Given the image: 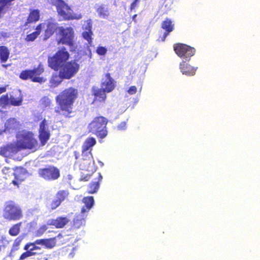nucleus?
<instances>
[{
  "mask_svg": "<svg viewBox=\"0 0 260 260\" xmlns=\"http://www.w3.org/2000/svg\"><path fill=\"white\" fill-rule=\"evenodd\" d=\"M78 95V90L73 87L67 88L56 97L57 102L60 106L63 114L67 116L72 110L74 101Z\"/></svg>",
  "mask_w": 260,
  "mask_h": 260,
  "instance_id": "nucleus-1",
  "label": "nucleus"
},
{
  "mask_svg": "<svg viewBox=\"0 0 260 260\" xmlns=\"http://www.w3.org/2000/svg\"><path fill=\"white\" fill-rule=\"evenodd\" d=\"M16 144L19 151L24 149L36 150L38 147V142L34 137V135L27 131L19 133L17 135Z\"/></svg>",
  "mask_w": 260,
  "mask_h": 260,
  "instance_id": "nucleus-2",
  "label": "nucleus"
},
{
  "mask_svg": "<svg viewBox=\"0 0 260 260\" xmlns=\"http://www.w3.org/2000/svg\"><path fill=\"white\" fill-rule=\"evenodd\" d=\"M50 2L56 6L59 15L64 19H79L81 18L80 14H74L70 7L62 0H49Z\"/></svg>",
  "mask_w": 260,
  "mask_h": 260,
  "instance_id": "nucleus-3",
  "label": "nucleus"
},
{
  "mask_svg": "<svg viewBox=\"0 0 260 260\" xmlns=\"http://www.w3.org/2000/svg\"><path fill=\"white\" fill-rule=\"evenodd\" d=\"M3 217L9 221H16L20 219L23 216L21 208L12 201H9L5 204Z\"/></svg>",
  "mask_w": 260,
  "mask_h": 260,
  "instance_id": "nucleus-4",
  "label": "nucleus"
},
{
  "mask_svg": "<svg viewBox=\"0 0 260 260\" xmlns=\"http://www.w3.org/2000/svg\"><path fill=\"white\" fill-rule=\"evenodd\" d=\"M69 56V52L64 48L59 50L53 57L48 58L49 67L54 70H58L60 66L68 62Z\"/></svg>",
  "mask_w": 260,
  "mask_h": 260,
  "instance_id": "nucleus-5",
  "label": "nucleus"
},
{
  "mask_svg": "<svg viewBox=\"0 0 260 260\" xmlns=\"http://www.w3.org/2000/svg\"><path fill=\"white\" fill-rule=\"evenodd\" d=\"M174 50L176 54L183 60L189 61L190 58L196 53V49L183 43H176L174 45Z\"/></svg>",
  "mask_w": 260,
  "mask_h": 260,
  "instance_id": "nucleus-6",
  "label": "nucleus"
},
{
  "mask_svg": "<svg viewBox=\"0 0 260 260\" xmlns=\"http://www.w3.org/2000/svg\"><path fill=\"white\" fill-rule=\"evenodd\" d=\"M44 72V69L41 67H39L34 70H25L22 71L20 74V78L23 80L30 79L34 82L40 83L45 82L46 79L40 77V75Z\"/></svg>",
  "mask_w": 260,
  "mask_h": 260,
  "instance_id": "nucleus-7",
  "label": "nucleus"
},
{
  "mask_svg": "<svg viewBox=\"0 0 260 260\" xmlns=\"http://www.w3.org/2000/svg\"><path fill=\"white\" fill-rule=\"evenodd\" d=\"M39 28L42 32H44V40H46L51 36L55 30L58 32V23L54 19H50L40 23Z\"/></svg>",
  "mask_w": 260,
  "mask_h": 260,
  "instance_id": "nucleus-8",
  "label": "nucleus"
},
{
  "mask_svg": "<svg viewBox=\"0 0 260 260\" xmlns=\"http://www.w3.org/2000/svg\"><path fill=\"white\" fill-rule=\"evenodd\" d=\"M58 70L60 76L63 78L70 79L77 73L79 66L75 61H71L60 66Z\"/></svg>",
  "mask_w": 260,
  "mask_h": 260,
  "instance_id": "nucleus-9",
  "label": "nucleus"
},
{
  "mask_svg": "<svg viewBox=\"0 0 260 260\" xmlns=\"http://www.w3.org/2000/svg\"><path fill=\"white\" fill-rule=\"evenodd\" d=\"M58 34L61 36L58 43L72 46L74 45V32L71 27L66 28L63 27L58 28Z\"/></svg>",
  "mask_w": 260,
  "mask_h": 260,
  "instance_id": "nucleus-10",
  "label": "nucleus"
},
{
  "mask_svg": "<svg viewBox=\"0 0 260 260\" xmlns=\"http://www.w3.org/2000/svg\"><path fill=\"white\" fill-rule=\"evenodd\" d=\"M39 174L41 177L48 180L56 179L59 176V170L53 167L40 169Z\"/></svg>",
  "mask_w": 260,
  "mask_h": 260,
  "instance_id": "nucleus-11",
  "label": "nucleus"
},
{
  "mask_svg": "<svg viewBox=\"0 0 260 260\" xmlns=\"http://www.w3.org/2000/svg\"><path fill=\"white\" fill-rule=\"evenodd\" d=\"M39 137L42 145H44L50 137L48 121L44 119L40 125Z\"/></svg>",
  "mask_w": 260,
  "mask_h": 260,
  "instance_id": "nucleus-12",
  "label": "nucleus"
},
{
  "mask_svg": "<svg viewBox=\"0 0 260 260\" xmlns=\"http://www.w3.org/2000/svg\"><path fill=\"white\" fill-rule=\"evenodd\" d=\"M105 80L101 83L102 89L107 91V93L111 92L115 87V81L111 77L110 73L105 74Z\"/></svg>",
  "mask_w": 260,
  "mask_h": 260,
  "instance_id": "nucleus-13",
  "label": "nucleus"
},
{
  "mask_svg": "<svg viewBox=\"0 0 260 260\" xmlns=\"http://www.w3.org/2000/svg\"><path fill=\"white\" fill-rule=\"evenodd\" d=\"M161 28L165 30L164 35L161 37V40L165 41L167 37L174 30V24L170 18H166L162 21Z\"/></svg>",
  "mask_w": 260,
  "mask_h": 260,
  "instance_id": "nucleus-14",
  "label": "nucleus"
},
{
  "mask_svg": "<svg viewBox=\"0 0 260 260\" xmlns=\"http://www.w3.org/2000/svg\"><path fill=\"white\" fill-rule=\"evenodd\" d=\"M187 61L183 60L179 64L181 72L186 76H191L195 75L197 68L191 66Z\"/></svg>",
  "mask_w": 260,
  "mask_h": 260,
  "instance_id": "nucleus-15",
  "label": "nucleus"
},
{
  "mask_svg": "<svg viewBox=\"0 0 260 260\" xmlns=\"http://www.w3.org/2000/svg\"><path fill=\"white\" fill-rule=\"evenodd\" d=\"M15 179L12 181V183L17 186L21 183L26 177V171L22 168H18L14 173Z\"/></svg>",
  "mask_w": 260,
  "mask_h": 260,
  "instance_id": "nucleus-16",
  "label": "nucleus"
},
{
  "mask_svg": "<svg viewBox=\"0 0 260 260\" xmlns=\"http://www.w3.org/2000/svg\"><path fill=\"white\" fill-rule=\"evenodd\" d=\"M18 151H19V149L17 144H10L1 148L0 155L5 157H8Z\"/></svg>",
  "mask_w": 260,
  "mask_h": 260,
  "instance_id": "nucleus-17",
  "label": "nucleus"
},
{
  "mask_svg": "<svg viewBox=\"0 0 260 260\" xmlns=\"http://www.w3.org/2000/svg\"><path fill=\"white\" fill-rule=\"evenodd\" d=\"M108 122V120L103 117L99 116V137L103 139L107 135V130L106 125Z\"/></svg>",
  "mask_w": 260,
  "mask_h": 260,
  "instance_id": "nucleus-18",
  "label": "nucleus"
},
{
  "mask_svg": "<svg viewBox=\"0 0 260 260\" xmlns=\"http://www.w3.org/2000/svg\"><path fill=\"white\" fill-rule=\"evenodd\" d=\"M10 105L14 106H20L23 101V95L20 90L15 91L13 94L9 95Z\"/></svg>",
  "mask_w": 260,
  "mask_h": 260,
  "instance_id": "nucleus-19",
  "label": "nucleus"
},
{
  "mask_svg": "<svg viewBox=\"0 0 260 260\" xmlns=\"http://www.w3.org/2000/svg\"><path fill=\"white\" fill-rule=\"evenodd\" d=\"M70 220L66 217H59L56 219H50L47 221L48 225H52L56 228H62L64 227Z\"/></svg>",
  "mask_w": 260,
  "mask_h": 260,
  "instance_id": "nucleus-20",
  "label": "nucleus"
},
{
  "mask_svg": "<svg viewBox=\"0 0 260 260\" xmlns=\"http://www.w3.org/2000/svg\"><path fill=\"white\" fill-rule=\"evenodd\" d=\"M96 144V140L93 138H90L84 142L82 146L83 155L90 154L91 148Z\"/></svg>",
  "mask_w": 260,
  "mask_h": 260,
  "instance_id": "nucleus-21",
  "label": "nucleus"
},
{
  "mask_svg": "<svg viewBox=\"0 0 260 260\" xmlns=\"http://www.w3.org/2000/svg\"><path fill=\"white\" fill-rule=\"evenodd\" d=\"M56 239L55 238L50 239H39L36 240V243L44 246L45 248L51 249L56 245Z\"/></svg>",
  "mask_w": 260,
  "mask_h": 260,
  "instance_id": "nucleus-22",
  "label": "nucleus"
},
{
  "mask_svg": "<svg viewBox=\"0 0 260 260\" xmlns=\"http://www.w3.org/2000/svg\"><path fill=\"white\" fill-rule=\"evenodd\" d=\"M82 201L84 206L86 207V209L83 206L81 210V213H84L92 207L94 203V200L92 197H85L83 199Z\"/></svg>",
  "mask_w": 260,
  "mask_h": 260,
  "instance_id": "nucleus-23",
  "label": "nucleus"
},
{
  "mask_svg": "<svg viewBox=\"0 0 260 260\" xmlns=\"http://www.w3.org/2000/svg\"><path fill=\"white\" fill-rule=\"evenodd\" d=\"M18 123L14 118H10L5 123L4 132H10L11 130L15 129L18 127Z\"/></svg>",
  "mask_w": 260,
  "mask_h": 260,
  "instance_id": "nucleus-24",
  "label": "nucleus"
},
{
  "mask_svg": "<svg viewBox=\"0 0 260 260\" xmlns=\"http://www.w3.org/2000/svg\"><path fill=\"white\" fill-rule=\"evenodd\" d=\"M40 18V12L38 10H31L28 19L27 20V23L36 22L39 20Z\"/></svg>",
  "mask_w": 260,
  "mask_h": 260,
  "instance_id": "nucleus-25",
  "label": "nucleus"
},
{
  "mask_svg": "<svg viewBox=\"0 0 260 260\" xmlns=\"http://www.w3.org/2000/svg\"><path fill=\"white\" fill-rule=\"evenodd\" d=\"M62 78H63L60 76V73H59V75L57 73L53 74L50 80V86L51 87H56L58 86L62 81Z\"/></svg>",
  "mask_w": 260,
  "mask_h": 260,
  "instance_id": "nucleus-26",
  "label": "nucleus"
},
{
  "mask_svg": "<svg viewBox=\"0 0 260 260\" xmlns=\"http://www.w3.org/2000/svg\"><path fill=\"white\" fill-rule=\"evenodd\" d=\"M10 54V51L6 46H0V59L3 62L7 61Z\"/></svg>",
  "mask_w": 260,
  "mask_h": 260,
  "instance_id": "nucleus-27",
  "label": "nucleus"
},
{
  "mask_svg": "<svg viewBox=\"0 0 260 260\" xmlns=\"http://www.w3.org/2000/svg\"><path fill=\"white\" fill-rule=\"evenodd\" d=\"M41 32L40 28H39V25H38L36 27L35 31L27 35L25 40L28 42L34 41Z\"/></svg>",
  "mask_w": 260,
  "mask_h": 260,
  "instance_id": "nucleus-28",
  "label": "nucleus"
},
{
  "mask_svg": "<svg viewBox=\"0 0 260 260\" xmlns=\"http://www.w3.org/2000/svg\"><path fill=\"white\" fill-rule=\"evenodd\" d=\"M99 13L101 17L103 18H107L109 15V9L108 7L106 5H101L99 8Z\"/></svg>",
  "mask_w": 260,
  "mask_h": 260,
  "instance_id": "nucleus-29",
  "label": "nucleus"
},
{
  "mask_svg": "<svg viewBox=\"0 0 260 260\" xmlns=\"http://www.w3.org/2000/svg\"><path fill=\"white\" fill-rule=\"evenodd\" d=\"M84 26H86V30L83 32V37L86 39L87 41L89 42V40L91 39V26L90 25V23L88 22H86Z\"/></svg>",
  "mask_w": 260,
  "mask_h": 260,
  "instance_id": "nucleus-30",
  "label": "nucleus"
},
{
  "mask_svg": "<svg viewBox=\"0 0 260 260\" xmlns=\"http://www.w3.org/2000/svg\"><path fill=\"white\" fill-rule=\"evenodd\" d=\"M9 105H10V101L9 95L7 93L2 96L0 98V106L5 108Z\"/></svg>",
  "mask_w": 260,
  "mask_h": 260,
  "instance_id": "nucleus-31",
  "label": "nucleus"
},
{
  "mask_svg": "<svg viewBox=\"0 0 260 260\" xmlns=\"http://www.w3.org/2000/svg\"><path fill=\"white\" fill-rule=\"evenodd\" d=\"M40 245L38 243H36V240L33 243H29L27 244L24 247V250H29L30 251L33 252L34 250H40L41 247L38 246Z\"/></svg>",
  "mask_w": 260,
  "mask_h": 260,
  "instance_id": "nucleus-32",
  "label": "nucleus"
},
{
  "mask_svg": "<svg viewBox=\"0 0 260 260\" xmlns=\"http://www.w3.org/2000/svg\"><path fill=\"white\" fill-rule=\"evenodd\" d=\"M21 223L20 222L19 223L15 224L9 230V234L12 236H16L20 232V228L21 226Z\"/></svg>",
  "mask_w": 260,
  "mask_h": 260,
  "instance_id": "nucleus-33",
  "label": "nucleus"
},
{
  "mask_svg": "<svg viewBox=\"0 0 260 260\" xmlns=\"http://www.w3.org/2000/svg\"><path fill=\"white\" fill-rule=\"evenodd\" d=\"M68 193L64 190H61L58 192L56 194V199L59 200V201L61 202L63 201L65 198L68 196Z\"/></svg>",
  "mask_w": 260,
  "mask_h": 260,
  "instance_id": "nucleus-34",
  "label": "nucleus"
},
{
  "mask_svg": "<svg viewBox=\"0 0 260 260\" xmlns=\"http://www.w3.org/2000/svg\"><path fill=\"white\" fill-rule=\"evenodd\" d=\"M27 251L24 252L21 254V255L20 257L19 260H23L25 258L33 256L36 254V253L35 252L30 251L29 250H26Z\"/></svg>",
  "mask_w": 260,
  "mask_h": 260,
  "instance_id": "nucleus-35",
  "label": "nucleus"
},
{
  "mask_svg": "<svg viewBox=\"0 0 260 260\" xmlns=\"http://www.w3.org/2000/svg\"><path fill=\"white\" fill-rule=\"evenodd\" d=\"M107 91L103 89L99 88V102H104L106 98Z\"/></svg>",
  "mask_w": 260,
  "mask_h": 260,
  "instance_id": "nucleus-36",
  "label": "nucleus"
},
{
  "mask_svg": "<svg viewBox=\"0 0 260 260\" xmlns=\"http://www.w3.org/2000/svg\"><path fill=\"white\" fill-rule=\"evenodd\" d=\"M47 230V226L46 225H42L36 231V236L38 237L42 236Z\"/></svg>",
  "mask_w": 260,
  "mask_h": 260,
  "instance_id": "nucleus-37",
  "label": "nucleus"
},
{
  "mask_svg": "<svg viewBox=\"0 0 260 260\" xmlns=\"http://www.w3.org/2000/svg\"><path fill=\"white\" fill-rule=\"evenodd\" d=\"M3 172L5 175H8L9 176L10 174L11 175H14V171L13 168H9L8 167H4L3 169Z\"/></svg>",
  "mask_w": 260,
  "mask_h": 260,
  "instance_id": "nucleus-38",
  "label": "nucleus"
},
{
  "mask_svg": "<svg viewBox=\"0 0 260 260\" xmlns=\"http://www.w3.org/2000/svg\"><path fill=\"white\" fill-rule=\"evenodd\" d=\"M60 203H61V202L59 201V200L57 199L56 198L55 200H54L52 202L51 205H50L51 208L52 209H55L60 205Z\"/></svg>",
  "mask_w": 260,
  "mask_h": 260,
  "instance_id": "nucleus-39",
  "label": "nucleus"
},
{
  "mask_svg": "<svg viewBox=\"0 0 260 260\" xmlns=\"http://www.w3.org/2000/svg\"><path fill=\"white\" fill-rule=\"evenodd\" d=\"M22 238L21 237L17 238L14 241L13 247L15 250H17L19 245L22 241Z\"/></svg>",
  "mask_w": 260,
  "mask_h": 260,
  "instance_id": "nucleus-40",
  "label": "nucleus"
},
{
  "mask_svg": "<svg viewBox=\"0 0 260 260\" xmlns=\"http://www.w3.org/2000/svg\"><path fill=\"white\" fill-rule=\"evenodd\" d=\"M139 2V0H134L133 2V3L131 4L129 8L131 11L138 7Z\"/></svg>",
  "mask_w": 260,
  "mask_h": 260,
  "instance_id": "nucleus-41",
  "label": "nucleus"
},
{
  "mask_svg": "<svg viewBox=\"0 0 260 260\" xmlns=\"http://www.w3.org/2000/svg\"><path fill=\"white\" fill-rule=\"evenodd\" d=\"M137 91V88L135 86H131L129 87L128 89L127 90V92L130 95L135 94L136 93Z\"/></svg>",
  "mask_w": 260,
  "mask_h": 260,
  "instance_id": "nucleus-42",
  "label": "nucleus"
},
{
  "mask_svg": "<svg viewBox=\"0 0 260 260\" xmlns=\"http://www.w3.org/2000/svg\"><path fill=\"white\" fill-rule=\"evenodd\" d=\"M90 190H89V192L93 193L96 192V189H98V183L94 182L90 185Z\"/></svg>",
  "mask_w": 260,
  "mask_h": 260,
  "instance_id": "nucleus-43",
  "label": "nucleus"
},
{
  "mask_svg": "<svg viewBox=\"0 0 260 260\" xmlns=\"http://www.w3.org/2000/svg\"><path fill=\"white\" fill-rule=\"evenodd\" d=\"M107 52V49L104 47H99V55H104Z\"/></svg>",
  "mask_w": 260,
  "mask_h": 260,
  "instance_id": "nucleus-44",
  "label": "nucleus"
},
{
  "mask_svg": "<svg viewBox=\"0 0 260 260\" xmlns=\"http://www.w3.org/2000/svg\"><path fill=\"white\" fill-rule=\"evenodd\" d=\"M126 127V123L125 121L121 122L117 126V128L119 130L125 129Z\"/></svg>",
  "mask_w": 260,
  "mask_h": 260,
  "instance_id": "nucleus-45",
  "label": "nucleus"
},
{
  "mask_svg": "<svg viewBox=\"0 0 260 260\" xmlns=\"http://www.w3.org/2000/svg\"><path fill=\"white\" fill-rule=\"evenodd\" d=\"M6 91V87H0V94L5 92Z\"/></svg>",
  "mask_w": 260,
  "mask_h": 260,
  "instance_id": "nucleus-46",
  "label": "nucleus"
},
{
  "mask_svg": "<svg viewBox=\"0 0 260 260\" xmlns=\"http://www.w3.org/2000/svg\"><path fill=\"white\" fill-rule=\"evenodd\" d=\"M93 94L96 98L98 95V90L95 89V87L93 88Z\"/></svg>",
  "mask_w": 260,
  "mask_h": 260,
  "instance_id": "nucleus-47",
  "label": "nucleus"
},
{
  "mask_svg": "<svg viewBox=\"0 0 260 260\" xmlns=\"http://www.w3.org/2000/svg\"><path fill=\"white\" fill-rule=\"evenodd\" d=\"M137 16V14H135L134 15H133V20L135 21V19H136Z\"/></svg>",
  "mask_w": 260,
  "mask_h": 260,
  "instance_id": "nucleus-48",
  "label": "nucleus"
},
{
  "mask_svg": "<svg viewBox=\"0 0 260 260\" xmlns=\"http://www.w3.org/2000/svg\"><path fill=\"white\" fill-rule=\"evenodd\" d=\"M102 179V176L100 174H99V181Z\"/></svg>",
  "mask_w": 260,
  "mask_h": 260,
  "instance_id": "nucleus-49",
  "label": "nucleus"
},
{
  "mask_svg": "<svg viewBox=\"0 0 260 260\" xmlns=\"http://www.w3.org/2000/svg\"><path fill=\"white\" fill-rule=\"evenodd\" d=\"M99 164H100L101 166H104V164L102 162L100 161H99Z\"/></svg>",
  "mask_w": 260,
  "mask_h": 260,
  "instance_id": "nucleus-50",
  "label": "nucleus"
},
{
  "mask_svg": "<svg viewBox=\"0 0 260 260\" xmlns=\"http://www.w3.org/2000/svg\"><path fill=\"white\" fill-rule=\"evenodd\" d=\"M89 155H90V154H87V155H83V154H82V156H86V157H85V159H86V158H87V157H88Z\"/></svg>",
  "mask_w": 260,
  "mask_h": 260,
  "instance_id": "nucleus-51",
  "label": "nucleus"
},
{
  "mask_svg": "<svg viewBox=\"0 0 260 260\" xmlns=\"http://www.w3.org/2000/svg\"><path fill=\"white\" fill-rule=\"evenodd\" d=\"M89 155H90V154H87V155H83V154H82V156H86V157H85V159H86V158H87V157H88Z\"/></svg>",
  "mask_w": 260,
  "mask_h": 260,
  "instance_id": "nucleus-52",
  "label": "nucleus"
},
{
  "mask_svg": "<svg viewBox=\"0 0 260 260\" xmlns=\"http://www.w3.org/2000/svg\"><path fill=\"white\" fill-rule=\"evenodd\" d=\"M68 179H69V180H71V179H72V176H71V175H69L68 176Z\"/></svg>",
  "mask_w": 260,
  "mask_h": 260,
  "instance_id": "nucleus-53",
  "label": "nucleus"
},
{
  "mask_svg": "<svg viewBox=\"0 0 260 260\" xmlns=\"http://www.w3.org/2000/svg\"><path fill=\"white\" fill-rule=\"evenodd\" d=\"M1 250V246L0 245V251Z\"/></svg>",
  "mask_w": 260,
  "mask_h": 260,
  "instance_id": "nucleus-54",
  "label": "nucleus"
}]
</instances>
